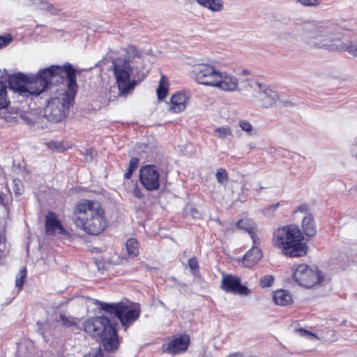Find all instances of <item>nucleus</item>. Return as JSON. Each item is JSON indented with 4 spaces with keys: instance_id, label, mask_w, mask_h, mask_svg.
<instances>
[{
    "instance_id": "obj_1",
    "label": "nucleus",
    "mask_w": 357,
    "mask_h": 357,
    "mask_svg": "<svg viewBox=\"0 0 357 357\" xmlns=\"http://www.w3.org/2000/svg\"><path fill=\"white\" fill-rule=\"evenodd\" d=\"M65 77L68 79V89L73 96L77 91L78 85L76 70L70 63H65L63 66L52 65L40 70L36 75L29 77L21 73L10 75L8 85L12 91L21 96H38L50 84L57 85L63 83Z\"/></svg>"
},
{
    "instance_id": "obj_2",
    "label": "nucleus",
    "mask_w": 357,
    "mask_h": 357,
    "mask_svg": "<svg viewBox=\"0 0 357 357\" xmlns=\"http://www.w3.org/2000/svg\"><path fill=\"white\" fill-rule=\"evenodd\" d=\"M342 33L337 26L329 22H294L278 36L279 42L289 44L303 40L311 48L337 52Z\"/></svg>"
},
{
    "instance_id": "obj_3",
    "label": "nucleus",
    "mask_w": 357,
    "mask_h": 357,
    "mask_svg": "<svg viewBox=\"0 0 357 357\" xmlns=\"http://www.w3.org/2000/svg\"><path fill=\"white\" fill-rule=\"evenodd\" d=\"M73 220L78 228L90 235L102 233L107 223L101 204L91 200H84L77 205Z\"/></svg>"
},
{
    "instance_id": "obj_4",
    "label": "nucleus",
    "mask_w": 357,
    "mask_h": 357,
    "mask_svg": "<svg viewBox=\"0 0 357 357\" xmlns=\"http://www.w3.org/2000/svg\"><path fill=\"white\" fill-rule=\"evenodd\" d=\"M303 234L296 225H289L278 228L273 235L275 247L282 249V252L290 257H300L307 252V246L303 242Z\"/></svg>"
},
{
    "instance_id": "obj_5",
    "label": "nucleus",
    "mask_w": 357,
    "mask_h": 357,
    "mask_svg": "<svg viewBox=\"0 0 357 357\" xmlns=\"http://www.w3.org/2000/svg\"><path fill=\"white\" fill-rule=\"evenodd\" d=\"M125 51V58H117L112 61L114 74L119 89V96H126L130 93L138 84L135 79H130L132 71L131 63L135 58H140L142 54L135 45H128Z\"/></svg>"
},
{
    "instance_id": "obj_6",
    "label": "nucleus",
    "mask_w": 357,
    "mask_h": 357,
    "mask_svg": "<svg viewBox=\"0 0 357 357\" xmlns=\"http://www.w3.org/2000/svg\"><path fill=\"white\" fill-rule=\"evenodd\" d=\"M84 330L93 337L99 338L106 351H113L119 342L116 329L110 320L105 316L93 317L83 324Z\"/></svg>"
},
{
    "instance_id": "obj_7",
    "label": "nucleus",
    "mask_w": 357,
    "mask_h": 357,
    "mask_svg": "<svg viewBox=\"0 0 357 357\" xmlns=\"http://www.w3.org/2000/svg\"><path fill=\"white\" fill-rule=\"evenodd\" d=\"M99 305L102 310L116 317L126 328L135 322L141 313L138 304L127 305L122 302L115 303L99 302Z\"/></svg>"
},
{
    "instance_id": "obj_8",
    "label": "nucleus",
    "mask_w": 357,
    "mask_h": 357,
    "mask_svg": "<svg viewBox=\"0 0 357 357\" xmlns=\"http://www.w3.org/2000/svg\"><path fill=\"white\" fill-rule=\"evenodd\" d=\"M64 79H67L66 77ZM67 87L68 88V86ZM68 93H63L48 101L44 110V116L48 121L58 123L65 118L66 112L70 106V100H73L76 95L73 96L68 89Z\"/></svg>"
},
{
    "instance_id": "obj_9",
    "label": "nucleus",
    "mask_w": 357,
    "mask_h": 357,
    "mask_svg": "<svg viewBox=\"0 0 357 357\" xmlns=\"http://www.w3.org/2000/svg\"><path fill=\"white\" fill-rule=\"evenodd\" d=\"M295 282L301 287L311 288L323 280L321 273L313 270L307 264L298 265L292 275Z\"/></svg>"
},
{
    "instance_id": "obj_10",
    "label": "nucleus",
    "mask_w": 357,
    "mask_h": 357,
    "mask_svg": "<svg viewBox=\"0 0 357 357\" xmlns=\"http://www.w3.org/2000/svg\"><path fill=\"white\" fill-rule=\"evenodd\" d=\"M141 184L148 190L154 191L160 189L163 177L159 167L155 165H145L139 169Z\"/></svg>"
},
{
    "instance_id": "obj_11",
    "label": "nucleus",
    "mask_w": 357,
    "mask_h": 357,
    "mask_svg": "<svg viewBox=\"0 0 357 357\" xmlns=\"http://www.w3.org/2000/svg\"><path fill=\"white\" fill-rule=\"evenodd\" d=\"M193 72L197 83L213 86L220 71L216 70L213 66L206 63H199L194 66Z\"/></svg>"
},
{
    "instance_id": "obj_12",
    "label": "nucleus",
    "mask_w": 357,
    "mask_h": 357,
    "mask_svg": "<svg viewBox=\"0 0 357 357\" xmlns=\"http://www.w3.org/2000/svg\"><path fill=\"white\" fill-rule=\"evenodd\" d=\"M220 287L224 291L234 294L246 296L250 293L248 288L241 284V278L231 274L222 275Z\"/></svg>"
},
{
    "instance_id": "obj_13",
    "label": "nucleus",
    "mask_w": 357,
    "mask_h": 357,
    "mask_svg": "<svg viewBox=\"0 0 357 357\" xmlns=\"http://www.w3.org/2000/svg\"><path fill=\"white\" fill-rule=\"evenodd\" d=\"M258 91V99L261 106L264 108H271L277 105L279 101V95L278 92L267 85L259 82H255Z\"/></svg>"
},
{
    "instance_id": "obj_14",
    "label": "nucleus",
    "mask_w": 357,
    "mask_h": 357,
    "mask_svg": "<svg viewBox=\"0 0 357 357\" xmlns=\"http://www.w3.org/2000/svg\"><path fill=\"white\" fill-rule=\"evenodd\" d=\"M9 105L10 100L7 96V85L4 82L0 81V110L5 109L0 114V116L5 121L11 122L16 119L18 110L13 107L9 108Z\"/></svg>"
},
{
    "instance_id": "obj_15",
    "label": "nucleus",
    "mask_w": 357,
    "mask_h": 357,
    "mask_svg": "<svg viewBox=\"0 0 357 357\" xmlns=\"http://www.w3.org/2000/svg\"><path fill=\"white\" fill-rule=\"evenodd\" d=\"M190 344V337L188 335H183L176 337L167 344H163L162 350L163 352L170 354H177L185 351Z\"/></svg>"
},
{
    "instance_id": "obj_16",
    "label": "nucleus",
    "mask_w": 357,
    "mask_h": 357,
    "mask_svg": "<svg viewBox=\"0 0 357 357\" xmlns=\"http://www.w3.org/2000/svg\"><path fill=\"white\" fill-rule=\"evenodd\" d=\"M213 86L225 91H234L238 88V79L227 73L220 72Z\"/></svg>"
},
{
    "instance_id": "obj_17",
    "label": "nucleus",
    "mask_w": 357,
    "mask_h": 357,
    "mask_svg": "<svg viewBox=\"0 0 357 357\" xmlns=\"http://www.w3.org/2000/svg\"><path fill=\"white\" fill-rule=\"evenodd\" d=\"M45 226L47 235H63L66 233L56 215L52 211H49L46 215Z\"/></svg>"
},
{
    "instance_id": "obj_18",
    "label": "nucleus",
    "mask_w": 357,
    "mask_h": 357,
    "mask_svg": "<svg viewBox=\"0 0 357 357\" xmlns=\"http://www.w3.org/2000/svg\"><path fill=\"white\" fill-rule=\"evenodd\" d=\"M256 241H257L256 240ZM252 248L246 252L243 257V264L245 267H252L256 264L262 257L261 249L257 245V242H253Z\"/></svg>"
},
{
    "instance_id": "obj_19",
    "label": "nucleus",
    "mask_w": 357,
    "mask_h": 357,
    "mask_svg": "<svg viewBox=\"0 0 357 357\" xmlns=\"http://www.w3.org/2000/svg\"><path fill=\"white\" fill-rule=\"evenodd\" d=\"M187 98L185 94L178 92L172 96L169 109L175 113L183 111L186 107Z\"/></svg>"
},
{
    "instance_id": "obj_20",
    "label": "nucleus",
    "mask_w": 357,
    "mask_h": 357,
    "mask_svg": "<svg viewBox=\"0 0 357 357\" xmlns=\"http://www.w3.org/2000/svg\"><path fill=\"white\" fill-rule=\"evenodd\" d=\"M302 229L307 236L312 237L316 235L317 229L312 214H308L303 218L302 221Z\"/></svg>"
},
{
    "instance_id": "obj_21",
    "label": "nucleus",
    "mask_w": 357,
    "mask_h": 357,
    "mask_svg": "<svg viewBox=\"0 0 357 357\" xmlns=\"http://www.w3.org/2000/svg\"><path fill=\"white\" fill-rule=\"evenodd\" d=\"M273 301L278 305H287L292 303L291 294L283 289L275 291L273 294Z\"/></svg>"
},
{
    "instance_id": "obj_22",
    "label": "nucleus",
    "mask_w": 357,
    "mask_h": 357,
    "mask_svg": "<svg viewBox=\"0 0 357 357\" xmlns=\"http://www.w3.org/2000/svg\"><path fill=\"white\" fill-rule=\"evenodd\" d=\"M337 52H347L350 55L357 57V38L354 40L340 41Z\"/></svg>"
},
{
    "instance_id": "obj_23",
    "label": "nucleus",
    "mask_w": 357,
    "mask_h": 357,
    "mask_svg": "<svg viewBox=\"0 0 357 357\" xmlns=\"http://www.w3.org/2000/svg\"><path fill=\"white\" fill-rule=\"evenodd\" d=\"M200 6L213 11L220 12L224 8L222 0H196Z\"/></svg>"
},
{
    "instance_id": "obj_24",
    "label": "nucleus",
    "mask_w": 357,
    "mask_h": 357,
    "mask_svg": "<svg viewBox=\"0 0 357 357\" xmlns=\"http://www.w3.org/2000/svg\"><path fill=\"white\" fill-rule=\"evenodd\" d=\"M169 80L165 75H162L157 88V96L160 100H163L168 93Z\"/></svg>"
},
{
    "instance_id": "obj_25",
    "label": "nucleus",
    "mask_w": 357,
    "mask_h": 357,
    "mask_svg": "<svg viewBox=\"0 0 357 357\" xmlns=\"http://www.w3.org/2000/svg\"><path fill=\"white\" fill-rule=\"evenodd\" d=\"M238 126L241 130L245 132L248 136L257 135V130L251 123L245 119H240L238 122Z\"/></svg>"
},
{
    "instance_id": "obj_26",
    "label": "nucleus",
    "mask_w": 357,
    "mask_h": 357,
    "mask_svg": "<svg viewBox=\"0 0 357 357\" xmlns=\"http://www.w3.org/2000/svg\"><path fill=\"white\" fill-rule=\"evenodd\" d=\"M126 247L129 256L134 257L138 255L139 247L137 239L133 238H129L126 243Z\"/></svg>"
},
{
    "instance_id": "obj_27",
    "label": "nucleus",
    "mask_w": 357,
    "mask_h": 357,
    "mask_svg": "<svg viewBox=\"0 0 357 357\" xmlns=\"http://www.w3.org/2000/svg\"><path fill=\"white\" fill-rule=\"evenodd\" d=\"M237 227L248 231L250 234L252 241L256 243V236L255 233L252 231L253 227L248 220H240L237 224Z\"/></svg>"
},
{
    "instance_id": "obj_28",
    "label": "nucleus",
    "mask_w": 357,
    "mask_h": 357,
    "mask_svg": "<svg viewBox=\"0 0 357 357\" xmlns=\"http://www.w3.org/2000/svg\"><path fill=\"white\" fill-rule=\"evenodd\" d=\"M139 159L136 157H133L130 160L128 169L124 175L126 179H130L133 172L136 170L138 167Z\"/></svg>"
},
{
    "instance_id": "obj_29",
    "label": "nucleus",
    "mask_w": 357,
    "mask_h": 357,
    "mask_svg": "<svg viewBox=\"0 0 357 357\" xmlns=\"http://www.w3.org/2000/svg\"><path fill=\"white\" fill-rule=\"evenodd\" d=\"M40 9L42 10H45L48 12L51 15H57L59 14V10L54 7V6L52 3H50L47 1V0H40Z\"/></svg>"
},
{
    "instance_id": "obj_30",
    "label": "nucleus",
    "mask_w": 357,
    "mask_h": 357,
    "mask_svg": "<svg viewBox=\"0 0 357 357\" xmlns=\"http://www.w3.org/2000/svg\"><path fill=\"white\" fill-rule=\"evenodd\" d=\"M215 135L220 139H225L229 136H232L231 128L229 126L219 127L214 131Z\"/></svg>"
},
{
    "instance_id": "obj_31",
    "label": "nucleus",
    "mask_w": 357,
    "mask_h": 357,
    "mask_svg": "<svg viewBox=\"0 0 357 357\" xmlns=\"http://www.w3.org/2000/svg\"><path fill=\"white\" fill-rule=\"evenodd\" d=\"M280 202H278L272 205L267 206L261 210V213L267 218H273L274 216V212L280 206Z\"/></svg>"
},
{
    "instance_id": "obj_32",
    "label": "nucleus",
    "mask_w": 357,
    "mask_h": 357,
    "mask_svg": "<svg viewBox=\"0 0 357 357\" xmlns=\"http://www.w3.org/2000/svg\"><path fill=\"white\" fill-rule=\"evenodd\" d=\"M215 177L218 182L224 185L228 181V174L227 171L223 168H219L215 172Z\"/></svg>"
},
{
    "instance_id": "obj_33",
    "label": "nucleus",
    "mask_w": 357,
    "mask_h": 357,
    "mask_svg": "<svg viewBox=\"0 0 357 357\" xmlns=\"http://www.w3.org/2000/svg\"><path fill=\"white\" fill-rule=\"evenodd\" d=\"M274 282V277L271 275L263 276L259 280L260 287L262 288L271 287Z\"/></svg>"
},
{
    "instance_id": "obj_34",
    "label": "nucleus",
    "mask_w": 357,
    "mask_h": 357,
    "mask_svg": "<svg viewBox=\"0 0 357 357\" xmlns=\"http://www.w3.org/2000/svg\"><path fill=\"white\" fill-rule=\"evenodd\" d=\"M26 277V271L25 268L21 270L19 273V277L16 278L15 284L20 289L22 288L24 283V279Z\"/></svg>"
},
{
    "instance_id": "obj_35",
    "label": "nucleus",
    "mask_w": 357,
    "mask_h": 357,
    "mask_svg": "<svg viewBox=\"0 0 357 357\" xmlns=\"http://www.w3.org/2000/svg\"><path fill=\"white\" fill-rule=\"evenodd\" d=\"M58 321H61L62 325L66 327H70L75 324L73 319L66 317L63 314H59V319L58 320Z\"/></svg>"
},
{
    "instance_id": "obj_36",
    "label": "nucleus",
    "mask_w": 357,
    "mask_h": 357,
    "mask_svg": "<svg viewBox=\"0 0 357 357\" xmlns=\"http://www.w3.org/2000/svg\"><path fill=\"white\" fill-rule=\"evenodd\" d=\"M13 183H14L13 190H14L15 195H22L24 191V188H23V185H22V183L21 182V181L18 180V179H15L13 181Z\"/></svg>"
},
{
    "instance_id": "obj_37",
    "label": "nucleus",
    "mask_w": 357,
    "mask_h": 357,
    "mask_svg": "<svg viewBox=\"0 0 357 357\" xmlns=\"http://www.w3.org/2000/svg\"><path fill=\"white\" fill-rule=\"evenodd\" d=\"M82 154L84 155L86 162H91L94 158L96 153L92 149H86Z\"/></svg>"
},
{
    "instance_id": "obj_38",
    "label": "nucleus",
    "mask_w": 357,
    "mask_h": 357,
    "mask_svg": "<svg viewBox=\"0 0 357 357\" xmlns=\"http://www.w3.org/2000/svg\"><path fill=\"white\" fill-rule=\"evenodd\" d=\"M37 326H38L37 331L43 335V337H44V340H46L47 334V328H48L49 326L47 324H40V322L37 323Z\"/></svg>"
},
{
    "instance_id": "obj_39",
    "label": "nucleus",
    "mask_w": 357,
    "mask_h": 357,
    "mask_svg": "<svg viewBox=\"0 0 357 357\" xmlns=\"http://www.w3.org/2000/svg\"><path fill=\"white\" fill-rule=\"evenodd\" d=\"M300 212L302 213H304L305 215H307L308 214H311L309 211V206L307 204H302L299 205L296 209L294 211V213Z\"/></svg>"
},
{
    "instance_id": "obj_40",
    "label": "nucleus",
    "mask_w": 357,
    "mask_h": 357,
    "mask_svg": "<svg viewBox=\"0 0 357 357\" xmlns=\"http://www.w3.org/2000/svg\"><path fill=\"white\" fill-rule=\"evenodd\" d=\"M85 357H104L101 347L100 346L98 349H93Z\"/></svg>"
},
{
    "instance_id": "obj_41",
    "label": "nucleus",
    "mask_w": 357,
    "mask_h": 357,
    "mask_svg": "<svg viewBox=\"0 0 357 357\" xmlns=\"http://www.w3.org/2000/svg\"><path fill=\"white\" fill-rule=\"evenodd\" d=\"M188 266L192 271H197L199 268L198 261L193 257L188 259Z\"/></svg>"
},
{
    "instance_id": "obj_42",
    "label": "nucleus",
    "mask_w": 357,
    "mask_h": 357,
    "mask_svg": "<svg viewBox=\"0 0 357 357\" xmlns=\"http://www.w3.org/2000/svg\"><path fill=\"white\" fill-rule=\"evenodd\" d=\"M302 5L305 6H315L320 3L321 0H298Z\"/></svg>"
},
{
    "instance_id": "obj_43",
    "label": "nucleus",
    "mask_w": 357,
    "mask_h": 357,
    "mask_svg": "<svg viewBox=\"0 0 357 357\" xmlns=\"http://www.w3.org/2000/svg\"><path fill=\"white\" fill-rule=\"evenodd\" d=\"M298 332L300 333V335L301 336H305L310 340H314L317 338L314 334L312 333L311 332L304 329V328H300L298 330Z\"/></svg>"
},
{
    "instance_id": "obj_44",
    "label": "nucleus",
    "mask_w": 357,
    "mask_h": 357,
    "mask_svg": "<svg viewBox=\"0 0 357 357\" xmlns=\"http://www.w3.org/2000/svg\"><path fill=\"white\" fill-rule=\"evenodd\" d=\"M11 40L12 37L10 36H0V48L8 45L11 42Z\"/></svg>"
},
{
    "instance_id": "obj_45",
    "label": "nucleus",
    "mask_w": 357,
    "mask_h": 357,
    "mask_svg": "<svg viewBox=\"0 0 357 357\" xmlns=\"http://www.w3.org/2000/svg\"><path fill=\"white\" fill-rule=\"evenodd\" d=\"M190 214L192 215L193 218L199 219L201 218V213L199 211L195 208H190Z\"/></svg>"
},
{
    "instance_id": "obj_46",
    "label": "nucleus",
    "mask_w": 357,
    "mask_h": 357,
    "mask_svg": "<svg viewBox=\"0 0 357 357\" xmlns=\"http://www.w3.org/2000/svg\"><path fill=\"white\" fill-rule=\"evenodd\" d=\"M133 195L137 197V198H142L144 197L143 194L141 192V190L137 187L135 186V188L133 189Z\"/></svg>"
},
{
    "instance_id": "obj_47",
    "label": "nucleus",
    "mask_w": 357,
    "mask_h": 357,
    "mask_svg": "<svg viewBox=\"0 0 357 357\" xmlns=\"http://www.w3.org/2000/svg\"><path fill=\"white\" fill-rule=\"evenodd\" d=\"M48 146L52 149H57L59 148V142H50L48 144H47Z\"/></svg>"
},
{
    "instance_id": "obj_48",
    "label": "nucleus",
    "mask_w": 357,
    "mask_h": 357,
    "mask_svg": "<svg viewBox=\"0 0 357 357\" xmlns=\"http://www.w3.org/2000/svg\"><path fill=\"white\" fill-rule=\"evenodd\" d=\"M5 195L0 191V204H2L4 201Z\"/></svg>"
},
{
    "instance_id": "obj_49",
    "label": "nucleus",
    "mask_w": 357,
    "mask_h": 357,
    "mask_svg": "<svg viewBox=\"0 0 357 357\" xmlns=\"http://www.w3.org/2000/svg\"><path fill=\"white\" fill-rule=\"evenodd\" d=\"M248 147L250 148V149H256V146L255 144L253 143H250L248 144Z\"/></svg>"
},
{
    "instance_id": "obj_50",
    "label": "nucleus",
    "mask_w": 357,
    "mask_h": 357,
    "mask_svg": "<svg viewBox=\"0 0 357 357\" xmlns=\"http://www.w3.org/2000/svg\"><path fill=\"white\" fill-rule=\"evenodd\" d=\"M243 73L245 75H249V74H250V72H249V70H244L243 71Z\"/></svg>"
},
{
    "instance_id": "obj_51",
    "label": "nucleus",
    "mask_w": 357,
    "mask_h": 357,
    "mask_svg": "<svg viewBox=\"0 0 357 357\" xmlns=\"http://www.w3.org/2000/svg\"><path fill=\"white\" fill-rule=\"evenodd\" d=\"M245 184H243V185H242V190H243V191H244V190H248L247 189H245Z\"/></svg>"
}]
</instances>
